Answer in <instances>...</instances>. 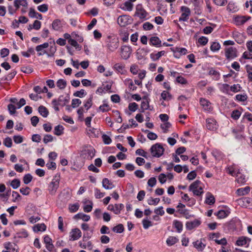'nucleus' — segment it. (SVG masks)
<instances>
[{
  "label": "nucleus",
  "mask_w": 252,
  "mask_h": 252,
  "mask_svg": "<svg viewBox=\"0 0 252 252\" xmlns=\"http://www.w3.org/2000/svg\"><path fill=\"white\" fill-rule=\"evenodd\" d=\"M242 225L241 220L235 218L232 219L225 226V229L227 230L230 233H234L236 234L242 230Z\"/></svg>",
  "instance_id": "nucleus-1"
},
{
  "label": "nucleus",
  "mask_w": 252,
  "mask_h": 252,
  "mask_svg": "<svg viewBox=\"0 0 252 252\" xmlns=\"http://www.w3.org/2000/svg\"><path fill=\"white\" fill-rule=\"evenodd\" d=\"M164 151V149L160 143H156L150 148V152L154 157H160L163 154Z\"/></svg>",
  "instance_id": "nucleus-2"
},
{
  "label": "nucleus",
  "mask_w": 252,
  "mask_h": 252,
  "mask_svg": "<svg viewBox=\"0 0 252 252\" xmlns=\"http://www.w3.org/2000/svg\"><path fill=\"white\" fill-rule=\"evenodd\" d=\"M95 150L93 147L87 146L82 151L81 156L84 158L92 159L95 155Z\"/></svg>",
  "instance_id": "nucleus-3"
},
{
  "label": "nucleus",
  "mask_w": 252,
  "mask_h": 252,
  "mask_svg": "<svg viewBox=\"0 0 252 252\" xmlns=\"http://www.w3.org/2000/svg\"><path fill=\"white\" fill-rule=\"evenodd\" d=\"M132 21L133 19L129 15H122L118 17L117 23L121 27H125L128 24H130Z\"/></svg>",
  "instance_id": "nucleus-4"
},
{
  "label": "nucleus",
  "mask_w": 252,
  "mask_h": 252,
  "mask_svg": "<svg viewBox=\"0 0 252 252\" xmlns=\"http://www.w3.org/2000/svg\"><path fill=\"white\" fill-rule=\"evenodd\" d=\"M59 187V180L53 179L48 186V189L50 194L52 195H55Z\"/></svg>",
  "instance_id": "nucleus-5"
},
{
  "label": "nucleus",
  "mask_w": 252,
  "mask_h": 252,
  "mask_svg": "<svg viewBox=\"0 0 252 252\" xmlns=\"http://www.w3.org/2000/svg\"><path fill=\"white\" fill-rule=\"evenodd\" d=\"M180 10L183 13L181 17L179 18V21H187L190 14V9L188 7L182 6L181 7Z\"/></svg>",
  "instance_id": "nucleus-6"
},
{
  "label": "nucleus",
  "mask_w": 252,
  "mask_h": 252,
  "mask_svg": "<svg viewBox=\"0 0 252 252\" xmlns=\"http://www.w3.org/2000/svg\"><path fill=\"white\" fill-rule=\"evenodd\" d=\"M206 127L211 131H216L218 128L217 122L214 118H208L206 120Z\"/></svg>",
  "instance_id": "nucleus-7"
},
{
  "label": "nucleus",
  "mask_w": 252,
  "mask_h": 252,
  "mask_svg": "<svg viewBox=\"0 0 252 252\" xmlns=\"http://www.w3.org/2000/svg\"><path fill=\"white\" fill-rule=\"evenodd\" d=\"M225 56L226 59L229 60L234 59L237 57L236 49L232 47L226 48Z\"/></svg>",
  "instance_id": "nucleus-8"
},
{
  "label": "nucleus",
  "mask_w": 252,
  "mask_h": 252,
  "mask_svg": "<svg viewBox=\"0 0 252 252\" xmlns=\"http://www.w3.org/2000/svg\"><path fill=\"white\" fill-rule=\"evenodd\" d=\"M131 52L132 49L129 46L124 45L121 47L122 56L125 60H126L130 57Z\"/></svg>",
  "instance_id": "nucleus-9"
},
{
  "label": "nucleus",
  "mask_w": 252,
  "mask_h": 252,
  "mask_svg": "<svg viewBox=\"0 0 252 252\" xmlns=\"http://www.w3.org/2000/svg\"><path fill=\"white\" fill-rule=\"evenodd\" d=\"M199 103L205 111L211 112L213 110V107L210 106L211 102L208 100L204 98H200Z\"/></svg>",
  "instance_id": "nucleus-10"
},
{
  "label": "nucleus",
  "mask_w": 252,
  "mask_h": 252,
  "mask_svg": "<svg viewBox=\"0 0 252 252\" xmlns=\"http://www.w3.org/2000/svg\"><path fill=\"white\" fill-rule=\"evenodd\" d=\"M106 42L107 48L111 52L114 51L119 47V43L118 39H113L111 41H107Z\"/></svg>",
  "instance_id": "nucleus-11"
},
{
  "label": "nucleus",
  "mask_w": 252,
  "mask_h": 252,
  "mask_svg": "<svg viewBox=\"0 0 252 252\" xmlns=\"http://www.w3.org/2000/svg\"><path fill=\"white\" fill-rule=\"evenodd\" d=\"M251 18V16H237L234 18V21L236 25L240 26L244 24Z\"/></svg>",
  "instance_id": "nucleus-12"
},
{
  "label": "nucleus",
  "mask_w": 252,
  "mask_h": 252,
  "mask_svg": "<svg viewBox=\"0 0 252 252\" xmlns=\"http://www.w3.org/2000/svg\"><path fill=\"white\" fill-rule=\"evenodd\" d=\"M89 237H83L82 241L79 242V246L83 249H92L93 245L91 241H88Z\"/></svg>",
  "instance_id": "nucleus-13"
},
{
  "label": "nucleus",
  "mask_w": 252,
  "mask_h": 252,
  "mask_svg": "<svg viewBox=\"0 0 252 252\" xmlns=\"http://www.w3.org/2000/svg\"><path fill=\"white\" fill-rule=\"evenodd\" d=\"M201 224V221L198 220H194L191 221H187L186 224V228L188 230H192L198 227Z\"/></svg>",
  "instance_id": "nucleus-14"
},
{
  "label": "nucleus",
  "mask_w": 252,
  "mask_h": 252,
  "mask_svg": "<svg viewBox=\"0 0 252 252\" xmlns=\"http://www.w3.org/2000/svg\"><path fill=\"white\" fill-rule=\"evenodd\" d=\"M149 44L156 47L161 46V41L158 36H152L149 39Z\"/></svg>",
  "instance_id": "nucleus-15"
},
{
  "label": "nucleus",
  "mask_w": 252,
  "mask_h": 252,
  "mask_svg": "<svg viewBox=\"0 0 252 252\" xmlns=\"http://www.w3.org/2000/svg\"><path fill=\"white\" fill-rule=\"evenodd\" d=\"M238 204L243 207L247 208L251 203V198L249 197H242L237 200Z\"/></svg>",
  "instance_id": "nucleus-16"
},
{
  "label": "nucleus",
  "mask_w": 252,
  "mask_h": 252,
  "mask_svg": "<svg viewBox=\"0 0 252 252\" xmlns=\"http://www.w3.org/2000/svg\"><path fill=\"white\" fill-rule=\"evenodd\" d=\"M70 99V97L68 94L66 96L63 95H61L58 99H57V103L60 106H64L66 103H68Z\"/></svg>",
  "instance_id": "nucleus-17"
},
{
  "label": "nucleus",
  "mask_w": 252,
  "mask_h": 252,
  "mask_svg": "<svg viewBox=\"0 0 252 252\" xmlns=\"http://www.w3.org/2000/svg\"><path fill=\"white\" fill-rule=\"evenodd\" d=\"M48 46L49 43L48 42H45L43 44L37 45L35 48V50L38 52V56H40L46 53L45 50H43L42 52L41 51H42L44 49L47 48Z\"/></svg>",
  "instance_id": "nucleus-18"
},
{
  "label": "nucleus",
  "mask_w": 252,
  "mask_h": 252,
  "mask_svg": "<svg viewBox=\"0 0 252 252\" xmlns=\"http://www.w3.org/2000/svg\"><path fill=\"white\" fill-rule=\"evenodd\" d=\"M102 183V187L106 189H111L115 187L114 184L108 178H104Z\"/></svg>",
  "instance_id": "nucleus-19"
},
{
  "label": "nucleus",
  "mask_w": 252,
  "mask_h": 252,
  "mask_svg": "<svg viewBox=\"0 0 252 252\" xmlns=\"http://www.w3.org/2000/svg\"><path fill=\"white\" fill-rule=\"evenodd\" d=\"M63 27L61 21L60 19H55L52 24V29L56 31H59Z\"/></svg>",
  "instance_id": "nucleus-20"
},
{
  "label": "nucleus",
  "mask_w": 252,
  "mask_h": 252,
  "mask_svg": "<svg viewBox=\"0 0 252 252\" xmlns=\"http://www.w3.org/2000/svg\"><path fill=\"white\" fill-rule=\"evenodd\" d=\"M230 211L228 210H220L214 214L218 217L219 219H223L230 214Z\"/></svg>",
  "instance_id": "nucleus-21"
},
{
  "label": "nucleus",
  "mask_w": 252,
  "mask_h": 252,
  "mask_svg": "<svg viewBox=\"0 0 252 252\" xmlns=\"http://www.w3.org/2000/svg\"><path fill=\"white\" fill-rule=\"evenodd\" d=\"M148 15V13L145 9L142 10L139 12H135L134 14V17H139L141 20H146V17Z\"/></svg>",
  "instance_id": "nucleus-22"
},
{
  "label": "nucleus",
  "mask_w": 252,
  "mask_h": 252,
  "mask_svg": "<svg viewBox=\"0 0 252 252\" xmlns=\"http://www.w3.org/2000/svg\"><path fill=\"white\" fill-rule=\"evenodd\" d=\"M251 188L249 186H247L245 188H241L237 189L236 192L239 196H243L246 195L250 191Z\"/></svg>",
  "instance_id": "nucleus-23"
},
{
  "label": "nucleus",
  "mask_w": 252,
  "mask_h": 252,
  "mask_svg": "<svg viewBox=\"0 0 252 252\" xmlns=\"http://www.w3.org/2000/svg\"><path fill=\"white\" fill-rule=\"evenodd\" d=\"M29 15L31 18H37L39 20L42 19V15L37 12L33 8H32L30 10Z\"/></svg>",
  "instance_id": "nucleus-24"
},
{
  "label": "nucleus",
  "mask_w": 252,
  "mask_h": 252,
  "mask_svg": "<svg viewBox=\"0 0 252 252\" xmlns=\"http://www.w3.org/2000/svg\"><path fill=\"white\" fill-rule=\"evenodd\" d=\"M215 202V198L214 196L210 193L208 192L206 193V197L205 203L207 204L212 205Z\"/></svg>",
  "instance_id": "nucleus-25"
},
{
  "label": "nucleus",
  "mask_w": 252,
  "mask_h": 252,
  "mask_svg": "<svg viewBox=\"0 0 252 252\" xmlns=\"http://www.w3.org/2000/svg\"><path fill=\"white\" fill-rule=\"evenodd\" d=\"M165 54V52L164 51L158 52L156 54L152 53L150 54V58L152 61H156L158 60L161 56H164Z\"/></svg>",
  "instance_id": "nucleus-26"
},
{
  "label": "nucleus",
  "mask_w": 252,
  "mask_h": 252,
  "mask_svg": "<svg viewBox=\"0 0 252 252\" xmlns=\"http://www.w3.org/2000/svg\"><path fill=\"white\" fill-rule=\"evenodd\" d=\"M46 229V226L44 223H38L32 227L33 231L35 232L44 231Z\"/></svg>",
  "instance_id": "nucleus-27"
},
{
  "label": "nucleus",
  "mask_w": 252,
  "mask_h": 252,
  "mask_svg": "<svg viewBox=\"0 0 252 252\" xmlns=\"http://www.w3.org/2000/svg\"><path fill=\"white\" fill-rule=\"evenodd\" d=\"M208 74L211 76H213V79L216 81L219 80L220 78V72L214 69L213 67L209 69Z\"/></svg>",
  "instance_id": "nucleus-28"
},
{
  "label": "nucleus",
  "mask_w": 252,
  "mask_h": 252,
  "mask_svg": "<svg viewBox=\"0 0 252 252\" xmlns=\"http://www.w3.org/2000/svg\"><path fill=\"white\" fill-rule=\"evenodd\" d=\"M74 218L76 219H81L85 221H88L90 220V217L88 215L82 213H79L74 216Z\"/></svg>",
  "instance_id": "nucleus-29"
},
{
  "label": "nucleus",
  "mask_w": 252,
  "mask_h": 252,
  "mask_svg": "<svg viewBox=\"0 0 252 252\" xmlns=\"http://www.w3.org/2000/svg\"><path fill=\"white\" fill-rule=\"evenodd\" d=\"M248 237H239L238 240L236 242V245L239 246H243L246 245L251 240L249 239H247Z\"/></svg>",
  "instance_id": "nucleus-30"
},
{
  "label": "nucleus",
  "mask_w": 252,
  "mask_h": 252,
  "mask_svg": "<svg viewBox=\"0 0 252 252\" xmlns=\"http://www.w3.org/2000/svg\"><path fill=\"white\" fill-rule=\"evenodd\" d=\"M38 110L39 113L44 118H46L49 115L48 109L43 105L39 106Z\"/></svg>",
  "instance_id": "nucleus-31"
},
{
  "label": "nucleus",
  "mask_w": 252,
  "mask_h": 252,
  "mask_svg": "<svg viewBox=\"0 0 252 252\" xmlns=\"http://www.w3.org/2000/svg\"><path fill=\"white\" fill-rule=\"evenodd\" d=\"M193 246L198 251H202L205 248L206 245L204 244L201 241L197 240L193 242Z\"/></svg>",
  "instance_id": "nucleus-32"
},
{
  "label": "nucleus",
  "mask_w": 252,
  "mask_h": 252,
  "mask_svg": "<svg viewBox=\"0 0 252 252\" xmlns=\"http://www.w3.org/2000/svg\"><path fill=\"white\" fill-rule=\"evenodd\" d=\"M14 5L17 9H18L20 5L23 7H27L28 2L27 0H14Z\"/></svg>",
  "instance_id": "nucleus-33"
},
{
  "label": "nucleus",
  "mask_w": 252,
  "mask_h": 252,
  "mask_svg": "<svg viewBox=\"0 0 252 252\" xmlns=\"http://www.w3.org/2000/svg\"><path fill=\"white\" fill-rule=\"evenodd\" d=\"M227 10L232 13H234L238 10L237 7L233 1H230L227 6Z\"/></svg>",
  "instance_id": "nucleus-34"
},
{
  "label": "nucleus",
  "mask_w": 252,
  "mask_h": 252,
  "mask_svg": "<svg viewBox=\"0 0 252 252\" xmlns=\"http://www.w3.org/2000/svg\"><path fill=\"white\" fill-rule=\"evenodd\" d=\"M16 74L17 71L15 70H12L7 75L3 77L2 80L4 81H11L15 76Z\"/></svg>",
  "instance_id": "nucleus-35"
},
{
  "label": "nucleus",
  "mask_w": 252,
  "mask_h": 252,
  "mask_svg": "<svg viewBox=\"0 0 252 252\" xmlns=\"http://www.w3.org/2000/svg\"><path fill=\"white\" fill-rule=\"evenodd\" d=\"M93 95L91 94L89 98L85 101H84V106L86 108L88 111L93 105Z\"/></svg>",
  "instance_id": "nucleus-36"
},
{
  "label": "nucleus",
  "mask_w": 252,
  "mask_h": 252,
  "mask_svg": "<svg viewBox=\"0 0 252 252\" xmlns=\"http://www.w3.org/2000/svg\"><path fill=\"white\" fill-rule=\"evenodd\" d=\"M64 127L62 125H58L54 128V134L60 136L63 133Z\"/></svg>",
  "instance_id": "nucleus-37"
},
{
  "label": "nucleus",
  "mask_w": 252,
  "mask_h": 252,
  "mask_svg": "<svg viewBox=\"0 0 252 252\" xmlns=\"http://www.w3.org/2000/svg\"><path fill=\"white\" fill-rule=\"evenodd\" d=\"M125 6L120 7L123 10L131 11L132 10L133 4L130 1H126L124 3Z\"/></svg>",
  "instance_id": "nucleus-38"
},
{
  "label": "nucleus",
  "mask_w": 252,
  "mask_h": 252,
  "mask_svg": "<svg viewBox=\"0 0 252 252\" xmlns=\"http://www.w3.org/2000/svg\"><path fill=\"white\" fill-rule=\"evenodd\" d=\"M66 84L67 82L64 79H60L57 82V87L61 90L64 89L66 87Z\"/></svg>",
  "instance_id": "nucleus-39"
},
{
  "label": "nucleus",
  "mask_w": 252,
  "mask_h": 252,
  "mask_svg": "<svg viewBox=\"0 0 252 252\" xmlns=\"http://www.w3.org/2000/svg\"><path fill=\"white\" fill-rule=\"evenodd\" d=\"M201 181L197 180L190 185L189 188V190L191 191L195 189H197L199 185L201 184Z\"/></svg>",
  "instance_id": "nucleus-40"
},
{
  "label": "nucleus",
  "mask_w": 252,
  "mask_h": 252,
  "mask_svg": "<svg viewBox=\"0 0 252 252\" xmlns=\"http://www.w3.org/2000/svg\"><path fill=\"white\" fill-rule=\"evenodd\" d=\"M220 48V45L218 42H213L210 46V49L213 52L219 51Z\"/></svg>",
  "instance_id": "nucleus-41"
},
{
  "label": "nucleus",
  "mask_w": 252,
  "mask_h": 252,
  "mask_svg": "<svg viewBox=\"0 0 252 252\" xmlns=\"http://www.w3.org/2000/svg\"><path fill=\"white\" fill-rule=\"evenodd\" d=\"M173 225L177 229L178 232H180L183 229V224L182 222L178 220H175L173 221Z\"/></svg>",
  "instance_id": "nucleus-42"
},
{
  "label": "nucleus",
  "mask_w": 252,
  "mask_h": 252,
  "mask_svg": "<svg viewBox=\"0 0 252 252\" xmlns=\"http://www.w3.org/2000/svg\"><path fill=\"white\" fill-rule=\"evenodd\" d=\"M112 230L116 233H121L124 230V227L122 224H119L112 228Z\"/></svg>",
  "instance_id": "nucleus-43"
},
{
  "label": "nucleus",
  "mask_w": 252,
  "mask_h": 252,
  "mask_svg": "<svg viewBox=\"0 0 252 252\" xmlns=\"http://www.w3.org/2000/svg\"><path fill=\"white\" fill-rule=\"evenodd\" d=\"M79 206V204L78 203L73 204H69L68 208L69 211L71 213L76 212L78 210Z\"/></svg>",
  "instance_id": "nucleus-44"
},
{
  "label": "nucleus",
  "mask_w": 252,
  "mask_h": 252,
  "mask_svg": "<svg viewBox=\"0 0 252 252\" xmlns=\"http://www.w3.org/2000/svg\"><path fill=\"white\" fill-rule=\"evenodd\" d=\"M241 115V112L238 110H233L231 114V117L234 120H237L240 118Z\"/></svg>",
  "instance_id": "nucleus-45"
},
{
  "label": "nucleus",
  "mask_w": 252,
  "mask_h": 252,
  "mask_svg": "<svg viewBox=\"0 0 252 252\" xmlns=\"http://www.w3.org/2000/svg\"><path fill=\"white\" fill-rule=\"evenodd\" d=\"M124 208V205L123 204H115V211L114 214L118 215L120 213L121 211Z\"/></svg>",
  "instance_id": "nucleus-46"
},
{
  "label": "nucleus",
  "mask_w": 252,
  "mask_h": 252,
  "mask_svg": "<svg viewBox=\"0 0 252 252\" xmlns=\"http://www.w3.org/2000/svg\"><path fill=\"white\" fill-rule=\"evenodd\" d=\"M87 94L86 92L84 89H81L80 91H76L74 93L73 95L76 97L82 98Z\"/></svg>",
  "instance_id": "nucleus-47"
},
{
  "label": "nucleus",
  "mask_w": 252,
  "mask_h": 252,
  "mask_svg": "<svg viewBox=\"0 0 252 252\" xmlns=\"http://www.w3.org/2000/svg\"><path fill=\"white\" fill-rule=\"evenodd\" d=\"M114 69H115L117 71L121 74L123 73V70L125 68V66L122 63H115L114 65Z\"/></svg>",
  "instance_id": "nucleus-48"
},
{
  "label": "nucleus",
  "mask_w": 252,
  "mask_h": 252,
  "mask_svg": "<svg viewBox=\"0 0 252 252\" xmlns=\"http://www.w3.org/2000/svg\"><path fill=\"white\" fill-rule=\"evenodd\" d=\"M20 181L18 179H13L10 184V186L13 189H17L20 186Z\"/></svg>",
  "instance_id": "nucleus-49"
},
{
  "label": "nucleus",
  "mask_w": 252,
  "mask_h": 252,
  "mask_svg": "<svg viewBox=\"0 0 252 252\" xmlns=\"http://www.w3.org/2000/svg\"><path fill=\"white\" fill-rule=\"evenodd\" d=\"M3 143L4 145L7 148L11 147L12 146V141L11 138L9 137H6L3 140Z\"/></svg>",
  "instance_id": "nucleus-50"
},
{
  "label": "nucleus",
  "mask_w": 252,
  "mask_h": 252,
  "mask_svg": "<svg viewBox=\"0 0 252 252\" xmlns=\"http://www.w3.org/2000/svg\"><path fill=\"white\" fill-rule=\"evenodd\" d=\"M81 100L78 98L72 99L71 101V107L73 108H77L81 104Z\"/></svg>",
  "instance_id": "nucleus-51"
},
{
  "label": "nucleus",
  "mask_w": 252,
  "mask_h": 252,
  "mask_svg": "<svg viewBox=\"0 0 252 252\" xmlns=\"http://www.w3.org/2000/svg\"><path fill=\"white\" fill-rule=\"evenodd\" d=\"M142 224L144 228L148 229L150 226L152 225V221L149 220L147 218L142 220Z\"/></svg>",
  "instance_id": "nucleus-52"
},
{
  "label": "nucleus",
  "mask_w": 252,
  "mask_h": 252,
  "mask_svg": "<svg viewBox=\"0 0 252 252\" xmlns=\"http://www.w3.org/2000/svg\"><path fill=\"white\" fill-rule=\"evenodd\" d=\"M247 95L246 94H238L235 96V100L238 101H245L247 100Z\"/></svg>",
  "instance_id": "nucleus-53"
},
{
  "label": "nucleus",
  "mask_w": 252,
  "mask_h": 252,
  "mask_svg": "<svg viewBox=\"0 0 252 252\" xmlns=\"http://www.w3.org/2000/svg\"><path fill=\"white\" fill-rule=\"evenodd\" d=\"M178 240L177 237H168L166 240V243L168 246H171L176 243Z\"/></svg>",
  "instance_id": "nucleus-54"
},
{
  "label": "nucleus",
  "mask_w": 252,
  "mask_h": 252,
  "mask_svg": "<svg viewBox=\"0 0 252 252\" xmlns=\"http://www.w3.org/2000/svg\"><path fill=\"white\" fill-rule=\"evenodd\" d=\"M160 199L159 198H156L153 199L152 197H150L147 201L148 204L150 205H156L159 202Z\"/></svg>",
  "instance_id": "nucleus-55"
},
{
  "label": "nucleus",
  "mask_w": 252,
  "mask_h": 252,
  "mask_svg": "<svg viewBox=\"0 0 252 252\" xmlns=\"http://www.w3.org/2000/svg\"><path fill=\"white\" fill-rule=\"evenodd\" d=\"M32 179V176L31 175V174L28 173L26 174L24 177H23V182L25 184H29Z\"/></svg>",
  "instance_id": "nucleus-56"
},
{
  "label": "nucleus",
  "mask_w": 252,
  "mask_h": 252,
  "mask_svg": "<svg viewBox=\"0 0 252 252\" xmlns=\"http://www.w3.org/2000/svg\"><path fill=\"white\" fill-rule=\"evenodd\" d=\"M241 87L240 84H234L232 86H230V90L231 91L234 93H237L240 91L241 89Z\"/></svg>",
  "instance_id": "nucleus-57"
},
{
  "label": "nucleus",
  "mask_w": 252,
  "mask_h": 252,
  "mask_svg": "<svg viewBox=\"0 0 252 252\" xmlns=\"http://www.w3.org/2000/svg\"><path fill=\"white\" fill-rule=\"evenodd\" d=\"M21 71L25 73L30 74L33 72V69L30 66H22L21 68Z\"/></svg>",
  "instance_id": "nucleus-58"
},
{
  "label": "nucleus",
  "mask_w": 252,
  "mask_h": 252,
  "mask_svg": "<svg viewBox=\"0 0 252 252\" xmlns=\"http://www.w3.org/2000/svg\"><path fill=\"white\" fill-rule=\"evenodd\" d=\"M68 43L76 49L79 50H81V46H80L75 39H70V41H68Z\"/></svg>",
  "instance_id": "nucleus-59"
},
{
  "label": "nucleus",
  "mask_w": 252,
  "mask_h": 252,
  "mask_svg": "<svg viewBox=\"0 0 252 252\" xmlns=\"http://www.w3.org/2000/svg\"><path fill=\"white\" fill-rule=\"evenodd\" d=\"M37 9L41 12L45 13L48 10V5L47 4H42L37 6Z\"/></svg>",
  "instance_id": "nucleus-60"
},
{
  "label": "nucleus",
  "mask_w": 252,
  "mask_h": 252,
  "mask_svg": "<svg viewBox=\"0 0 252 252\" xmlns=\"http://www.w3.org/2000/svg\"><path fill=\"white\" fill-rule=\"evenodd\" d=\"M208 42V39L207 37L202 36L200 37L198 39V42L201 45H205Z\"/></svg>",
  "instance_id": "nucleus-61"
},
{
  "label": "nucleus",
  "mask_w": 252,
  "mask_h": 252,
  "mask_svg": "<svg viewBox=\"0 0 252 252\" xmlns=\"http://www.w3.org/2000/svg\"><path fill=\"white\" fill-rule=\"evenodd\" d=\"M135 154L137 155H139V156H142L143 157H144L147 159L148 158V157L147 155V153L145 151H144L142 149H137L135 152Z\"/></svg>",
  "instance_id": "nucleus-62"
},
{
  "label": "nucleus",
  "mask_w": 252,
  "mask_h": 252,
  "mask_svg": "<svg viewBox=\"0 0 252 252\" xmlns=\"http://www.w3.org/2000/svg\"><path fill=\"white\" fill-rule=\"evenodd\" d=\"M102 138L105 144L109 145L112 142L111 138L105 134L102 135Z\"/></svg>",
  "instance_id": "nucleus-63"
},
{
  "label": "nucleus",
  "mask_w": 252,
  "mask_h": 252,
  "mask_svg": "<svg viewBox=\"0 0 252 252\" xmlns=\"http://www.w3.org/2000/svg\"><path fill=\"white\" fill-rule=\"evenodd\" d=\"M176 81L177 83L183 84V85H186V84H188L187 80L182 76H177L176 77Z\"/></svg>",
  "instance_id": "nucleus-64"
}]
</instances>
